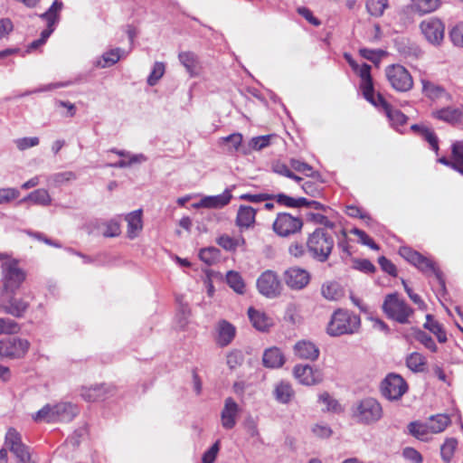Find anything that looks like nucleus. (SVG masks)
I'll list each match as a JSON object with an SVG mask.
<instances>
[{"label":"nucleus","mask_w":463,"mask_h":463,"mask_svg":"<svg viewBox=\"0 0 463 463\" xmlns=\"http://www.w3.org/2000/svg\"><path fill=\"white\" fill-rule=\"evenodd\" d=\"M306 245L309 256L313 260L324 263L333 251L335 240L332 233L325 228H317L307 235Z\"/></svg>","instance_id":"nucleus-1"},{"label":"nucleus","mask_w":463,"mask_h":463,"mask_svg":"<svg viewBox=\"0 0 463 463\" xmlns=\"http://www.w3.org/2000/svg\"><path fill=\"white\" fill-rule=\"evenodd\" d=\"M361 327V318L354 312L338 308L334 311L326 326V333L330 336L343 335H354L358 333Z\"/></svg>","instance_id":"nucleus-2"},{"label":"nucleus","mask_w":463,"mask_h":463,"mask_svg":"<svg viewBox=\"0 0 463 463\" xmlns=\"http://www.w3.org/2000/svg\"><path fill=\"white\" fill-rule=\"evenodd\" d=\"M383 415L381 403L373 397H366L352 405L351 416L355 422L362 425H373Z\"/></svg>","instance_id":"nucleus-3"},{"label":"nucleus","mask_w":463,"mask_h":463,"mask_svg":"<svg viewBox=\"0 0 463 463\" xmlns=\"http://www.w3.org/2000/svg\"><path fill=\"white\" fill-rule=\"evenodd\" d=\"M382 308L389 319L402 325L410 323V317L414 312L412 307L399 298L398 293L388 294L384 298Z\"/></svg>","instance_id":"nucleus-4"},{"label":"nucleus","mask_w":463,"mask_h":463,"mask_svg":"<svg viewBox=\"0 0 463 463\" xmlns=\"http://www.w3.org/2000/svg\"><path fill=\"white\" fill-rule=\"evenodd\" d=\"M3 291L15 292L25 280L26 273L19 267L17 260H8L2 263Z\"/></svg>","instance_id":"nucleus-5"},{"label":"nucleus","mask_w":463,"mask_h":463,"mask_svg":"<svg viewBox=\"0 0 463 463\" xmlns=\"http://www.w3.org/2000/svg\"><path fill=\"white\" fill-rule=\"evenodd\" d=\"M380 391L388 401H399L407 392L408 384L402 375L390 373L381 382Z\"/></svg>","instance_id":"nucleus-6"},{"label":"nucleus","mask_w":463,"mask_h":463,"mask_svg":"<svg viewBox=\"0 0 463 463\" xmlns=\"http://www.w3.org/2000/svg\"><path fill=\"white\" fill-rule=\"evenodd\" d=\"M390 85L399 92H407L413 87V80L409 71L400 64H392L385 69Z\"/></svg>","instance_id":"nucleus-7"},{"label":"nucleus","mask_w":463,"mask_h":463,"mask_svg":"<svg viewBox=\"0 0 463 463\" xmlns=\"http://www.w3.org/2000/svg\"><path fill=\"white\" fill-rule=\"evenodd\" d=\"M29 307L30 302L24 298L18 297L15 292L3 291L0 299V309L5 314L21 318L24 317Z\"/></svg>","instance_id":"nucleus-8"},{"label":"nucleus","mask_w":463,"mask_h":463,"mask_svg":"<svg viewBox=\"0 0 463 463\" xmlns=\"http://www.w3.org/2000/svg\"><path fill=\"white\" fill-rule=\"evenodd\" d=\"M303 220L288 213H279L273 222V231L280 237H289L303 228Z\"/></svg>","instance_id":"nucleus-9"},{"label":"nucleus","mask_w":463,"mask_h":463,"mask_svg":"<svg viewBox=\"0 0 463 463\" xmlns=\"http://www.w3.org/2000/svg\"><path fill=\"white\" fill-rule=\"evenodd\" d=\"M5 445L21 463H35L30 448L22 442L21 435L15 429L10 428L7 430Z\"/></svg>","instance_id":"nucleus-10"},{"label":"nucleus","mask_w":463,"mask_h":463,"mask_svg":"<svg viewBox=\"0 0 463 463\" xmlns=\"http://www.w3.org/2000/svg\"><path fill=\"white\" fill-rule=\"evenodd\" d=\"M259 292L269 298H275L281 294L282 284L276 272L266 270L257 279Z\"/></svg>","instance_id":"nucleus-11"},{"label":"nucleus","mask_w":463,"mask_h":463,"mask_svg":"<svg viewBox=\"0 0 463 463\" xmlns=\"http://www.w3.org/2000/svg\"><path fill=\"white\" fill-rule=\"evenodd\" d=\"M420 31L425 39L432 45H440L445 35V24L437 17H430L420 24Z\"/></svg>","instance_id":"nucleus-12"},{"label":"nucleus","mask_w":463,"mask_h":463,"mask_svg":"<svg viewBox=\"0 0 463 463\" xmlns=\"http://www.w3.org/2000/svg\"><path fill=\"white\" fill-rule=\"evenodd\" d=\"M30 346L26 339L15 336L0 340V355L8 358H21L25 355Z\"/></svg>","instance_id":"nucleus-13"},{"label":"nucleus","mask_w":463,"mask_h":463,"mask_svg":"<svg viewBox=\"0 0 463 463\" xmlns=\"http://www.w3.org/2000/svg\"><path fill=\"white\" fill-rule=\"evenodd\" d=\"M310 273L299 267H290L283 273V279L286 285L294 290L305 288L310 282Z\"/></svg>","instance_id":"nucleus-14"},{"label":"nucleus","mask_w":463,"mask_h":463,"mask_svg":"<svg viewBox=\"0 0 463 463\" xmlns=\"http://www.w3.org/2000/svg\"><path fill=\"white\" fill-rule=\"evenodd\" d=\"M375 99L378 103V106L376 107L383 109L393 128L397 129L398 127L403 126L407 122L408 117L404 115L401 110L394 109L381 93L376 95Z\"/></svg>","instance_id":"nucleus-15"},{"label":"nucleus","mask_w":463,"mask_h":463,"mask_svg":"<svg viewBox=\"0 0 463 463\" xmlns=\"http://www.w3.org/2000/svg\"><path fill=\"white\" fill-rule=\"evenodd\" d=\"M356 71H358L359 76L362 79L361 88L363 90L364 99L373 106H378L375 99L376 97L374 96L373 83L371 76V66L367 63H363Z\"/></svg>","instance_id":"nucleus-16"},{"label":"nucleus","mask_w":463,"mask_h":463,"mask_svg":"<svg viewBox=\"0 0 463 463\" xmlns=\"http://www.w3.org/2000/svg\"><path fill=\"white\" fill-rule=\"evenodd\" d=\"M239 411V405L232 397L225 399L224 406L221 412L222 426L224 429L232 430L235 427Z\"/></svg>","instance_id":"nucleus-17"},{"label":"nucleus","mask_w":463,"mask_h":463,"mask_svg":"<svg viewBox=\"0 0 463 463\" xmlns=\"http://www.w3.org/2000/svg\"><path fill=\"white\" fill-rule=\"evenodd\" d=\"M295 377L298 382L305 385H313L320 383L321 374L318 371H314L313 368L308 365L298 364L293 370Z\"/></svg>","instance_id":"nucleus-18"},{"label":"nucleus","mask_w":463,"mask_h":463,"mask_svg":"<svg viewBox=\"0 0 463 463\" xmlns=\"http://www.w3.org/2000/svg\"><path fill=\"white\" fill-rule=\"evenodd\" d=\"M216 343L218 345L224 347L230 345L235 337L236 328L227 320H221L218 322L217 326Z\"/></svg>","instance_id":"nucleus-19"},{"label":"nucleus","mask_w":463,"mask_h":463,"mask_svg":"<svg viewBox=\"0 0 463 463\" xmlns=\"http://www.w3.org/2000/svg\"><path fill=\"white\" fill-rule=\"evenodd\" d=\"M420 82L422 85V93L428 99L431 100L445 99L448 101L451 99V95L441 85L436 84L426 79H421Z\"/></svg>","instance_id":"nucleus-20"},{"label":"nucleus","mask_w":463,"mask_h":463,"mask_svg":"<svg viewBox=\"0 0 463 463\" xmlns=\"http://www.w3.org/2000/svg\"><path fill=\"white\" fill-rule=\"evenodd\" d=\"M295 354L301 359L315 361L319 356L318 347L310 341H298L294 345Z\"/></svg>","instance_id":"nucleus-21"},{"label":"nucleus","mask_w":463,"mask_h":463,"mask_svg":"<svg viewBox=\"0 0 463 463\" xmlns=\"http://www.w3.org/2000/svg\"><path fill=\"white\" fill-rule=\"evenodd\" d=\"M62 6V2L55 0L46 12L40 14V18L47 23V28L44 30H51L50 35L54 32L55 26L59 22L60 12Z\"/></svg>","instance_id":"nucleus-22"},{"label":"nucleus","mask_w":463,"mask_h":463,"mask_svg":"<svg viewBox=\"0 0 463 463\" xmlns=\"http://www.w3.org/2000/svg\"><path fill=\"white\" fill-rule=\"evenodd\" d=\"M78 413V407L71 402H61L54 405L55 422H69L72 420Z\"/></svg>","instance_id":"nucleus-23"},{"label":"nucleus","mask_w":463,"mask_h":463,"mask_svg":"<svg viewBox=\"0 0 463 463\" xmlns=\"http://www.w3.org/2000/svg\"><path fill=\"white\" fill-rule=\"evenodd\" d=\"M263 365L267 368H279L285 364V356L278 347H270L264 351Z\"/></svg>","instance_id":"nucleus-24"},{"label":"nucleus","mask_w":463,"mask_h":463,"mask_svg":"<svg viewBox=\"0 0 463 463\" xmlns=\"http://www.w3.org/2000/svg\"><path fill=\"white\" fill-rule=\"evenodd\" d=\"M232 199V194L229 189H226L222 194L213 196H205L200 203L199 206L205 208H222L227 205Z\"/></svg>","instance_id":"nucleus-25"},{"label":"nucleus","mask_w":463,"mask_h":463,"mask_svg":"<svg viewBox=\"0 0 463 463\" xmlns=\"http://www.w3.org/2000/svg\"><path fill=\"white\" fill-rule=\"evenodd\" d=\"M248 316L252 326L259 331H267L272 326V319L254 307L248 309Z\"/></svg>","instance_id":"nucleus-26"},{"label":"nucleus","mask_w":463,"mask_h":463,"mask_svg":"<svg viewBox=\"0 0 463 463\" xmlns=\"http://www.w3.org/2000/svg\"><path fill=\"white\" fill-rule=\"evenodd\" d=\"M182 65L191 77L196 76L200 71V61L198 56L193 52H182L178 55Z\"/></svg>","instance_id":"nucleus-27"},{"label":"nucleus","mask_w":463,"mask_h":463,"mask_svg":"<svg viewBox=\"0 0 463 463\" xmlns=\"http://www.w3.org/2000/svg\"><path fill=\"white\" fill-rule=\"evenodd\" d=\"M128 222V236L134 239L137 233L142 230V210L138 209L126 216Z\"/></svg>","instance_id":"nucleus-28"},{"label":"nucleus","mask_w":463,"mask_h":463,"mask_svg":"<svg viewBox=\"0 0 463 463\" xmlns=\"http://www.w3.org/2000/svg\"><path fill=\"white\" fill-rule=\"evenodd\" d=\"M256 210L251 206L241 205L236 217V224L241 228H249L255 222Z\"/></svg>","instance_id":"nucleus-29"},{"label":"nucleus","mask_w":463,"mask_h":463,"mask_svg":"<svg viewBox=\"0 0 463 463\" xmlns=\"http://www.w3.org/2000/svg\"><path fill=\"white\" fill-rule=\"evenodd\" d=\"M440 4V0H411L410 8L411 11L422 15L435 11Z\"/></svg>","instance_id":"nucleus-30"},{"label":"nucleus","mask_w":463,"mask_h":463,"mask_svg":"<svg viewBox=\"0 0 463 463\" xmlns=\"http://www.w3.org/2000/svg\"><path fill=\"white\" fill-rule=\"evenodd\" d=\"M433 116L439 120L455 123L460 120L462 112L458 109L447 107L433 112Z\"/></svg>","instance_id":"nucleus-31"},{"label":"nucleus","mask_w":463,"mask_h":463,"mask_svg":"<svg viewBox=\"0 0 463 463\" xmlns=\"http://www.w3.org/2000/svg\"><path fill=\"white\" fill-rule=\"evenodd\" d=\"M423 326L435 335L439 343H445L447 341V335L444 328L438 321L433 319L432 315L428 314L426 316V322Z\"/></svg>","instance_id":"nucleus-32"},{"label":"nucleus","mask_w":463,"mask_h":463,"mask_svg":"<svg viewBox=\"0 0 463 463\" xmlns=\"http://www.w3.org/2000/svg\"><path fill=\"white\" fill-rule=\"evenodd\" d=\"M27 200L32 201L34 204L48 206L52 203L51 195L45 189H37L30 193L26 197L21 200L19 203L25 202Z\"/></svg>","instance_id":"nucleus-33"},{"label":"nucleus","mask_w":463,"mask_h":463,"mask_svg":"<svg viewBox=\"0 0 463 463\" xmlns=\"http://www.w3.org/2000/svg\"><path fill=\"white\" fill-rule=\"evenodd\" d=\"M419 263L415 266L423 273H433L437 279L444 285L440 270L437 268L434 261L421 255V260H419Z\"/></svg>","instance_id":"nucleus-34"},{"label":"nucleus","mask_w":463,"mask_h":463,"mask_svg":"<svg viewBox=\"0 0 463 463\" xmlns=\"http://www.w3.org/2000/svg\"><path fill=\"white\" fill-rule=\"evenodd\" d=\"M408 430L411 435L420 440H427L428 434L431 433L428 421H412L408 425Z\"/></svg>","instance_id":"nucleus-35"},{"label":"nucleus","mask_w":463,"mask_h":463,"mask_svg":"<svg viewBox=\"0 0 463 463\" xmlns=\"http://www.w3.org/2000/svg\"><path fill=\"white\" fill-rule=\"evenodd\" d=\"M406 365L414 373L423 372L425 370L426 358L420 353L413 352L406 357Z\"/></svg>","instance_id":"nucleus-36"},{"label":"nucleus","mask_w":463,"mask_h":463,"mask_svg":"<svg viewBox=\"0 0 463 463\" xmlns=\"http://www.w3.org/2000/svg\"><path fill=\"white\" fill-rule=\"evenodd\" d=\"M107 388L104 384L95 385L83 390L81 396L87 402H97L105 398Z\"/></svg>","instance_id":"nucleus-37"},{"label":"nucleus","mask_w":463,"mask_h":463,"mask_svg":"<svg viewBox=\"0 0 463 463\" xmlns=\"http://www.w3.org/2000/svg\"><path fill=\"white\" fill-rule=\"evenodd\" d=\"M293 394L294 392L291 385L284 382L279 383L274 390L276 400L281 403H288L291 400Z\"/></svg>","instance_id":"nucleus-38"},{"label":"nucleus","mask_w":463,"mask_h":463,"mask_svg":"<svg viewBox=\"0 0 463 463\" xmlns=\"http://www.w3.org/2000/svg\"><path fill=\"white\" fill-rule=\"evenodd\" d=\"M428 423L431 433H439L443 431L450 423V419L445 414H437L431 416Z\"/></svg>","instance_id":"nucleus-39"},{"label":"nucleus","mask_w":463,"mask_h":463,"mask_svg":"<svg viewBox=\"0 0 463 463\" xmlns=\"http://www.w3.org/2000/svg\"><path fill=\"white\" fill-rule=\"evenodd\" d=\"M121 52L122 50L120 48L111 49L104 52L102 55L103 63L101 61H98L97 66L106 68L116 64L121 58Z\"/></svg>","instance_id":"nucleus-40"},{"label":"nucleus","mask_w":463,"mask_h":463,"mask_svg":"<svg viewBox=\"0 0 463 463\" xmlns=\"http://www.w3.org/2000/svg\"><path fill=\"white\" fill-rule=\"evenodd\" d=\"M365 6L371 15L380 17L389 6V2L388 0H366Z\"/></svg>","instance_id":"nucleus-41"},{"label":"nucleus","mask_w":463,"mask_h":463,"mask_svg":"<svg viewBox=\"0 0 463 463\" xmlns=\"http://www.w3.org/2000/svg\"><path fill=\"white\" fill-rule=\"evenodd\" d=\"M227 284L237 293L243 294L245 284L241 276L233 270H231L226 275Z\"/></svg>","instance_id":"nucleus-42"},{"label":"nucleus","mask_w":463,"mask_h":463,"mask_svg":"<svg viewBox=\"0 0 463 463\" xmlns=\"http://www.w3.org/2000/svg\"><path fill=\"white\" fill-rule=\"evenodd\" d=\"M220 255V250L215 247L204 248L199 252L200 260L209 266L214 264L219 260Z\"/></svg>","instance_id":"nucleus-43"},{"label":"nucleus","mask_w":463,"mask_h":463,"mask_svg":"<svg viewBox=\"0 0 463 463\" xmlns=\"http://www.w3.org/2000/svg\"><path fill=\"white\" fill-rule=\"evenodd\" d=\"M457 439L453 438L447 439L445 442L440 447V455L446 463H449L454 455L455 449L457 448Z\"/></svg>","instance_id":"nucleus-44"},{"label":"nucleus","mask_w":463,"mask_h":463,"mask_svg":"<svg viewBox=\"0 0 463 463\" xmlns=\"http://www.w3.org/2000/svg\"><path fill=\"white\" fill-rule=\"evenodd\" d=\"M33 418L35 421L55 422L54 405L46 404Z\"/></svg>","instance_id":"nucleus-45"},{"label":"nucleus","mask_w":463,"mask_h":463,"mask_svg":"<svg viewBox=\"0 0 463 463\" xmlns=\"http://www.w3.org/2000/svg\"><path fill=\"white\" fill-rule=\"evenodd\" d=\"M451 153L453 161L458 167V172L463 175V141H456L453 143Z\"/></svg>","instance_id":"nucleus-46"},{"label":"nucleus","mask_w":463,"mask_h":463,"mask_svg":"<svg viewBox=\"0 0 463 463\" xmlns=\"http://www.w3.org/2000/svg\"><path fill=\"white\" fill-rule=\"evenodd\" d=\"M399 254L413 266H416L420 261L419 260H421V254L420 252L407 246L400 247Z\"/></svg>","instance_id":"nucleus-47"},{"label":"nucleus","mask_w":463,"mask_h":463,"mask_svg":"<svg viewBox=\"0 0 463 463\" xmlns=\"http://www.w3.org/2000/svg\"><path fill=\"white\" fill-rule=\"evenodd\" d=\"M20 331V326L11 318L0 317V335H13Z\"/></svg>","instance_id":"nucleus-48"},{"label":"nucleus","mask_w":463,"mask_h":463,"mask_svg":"<svg viewBox=\"0 0 463 463\" xmlns=\"http://www.w3.org/2000/svg\"><path fill=\"white\" fill-rule=\"evenodd\" d=\"M77 178L76 175L71 171L55 173L49 177V182L54 185H61Z\"/></svg>","instance_id":"nucleus-49"},{"label":"nucleus","mask_w":463,"mask_h":463,"mask_svg":"<svg viewBox=\"0 0 463 463\" xmlns=\"http://www.w3.org/2000/svg\"><path fill=\"white\" fill-rule=\"evenodd\" d=\"M165 70V67L163 62H155L153 69L147 77V84L149 86H155L158 82V80L163 77Z\"/></svg>","instance_id":"nucleus-50"},{"label":"nucleus","mask_w":463,"mask_h":463,"mask_svg":"<svg viewBox=\"0 0 463 463\" xmlns=\"http://www.w3.org/2000/svg\"><path fill=\"white\" fill-rule=\"evenodd\" d=\"M307 218L309 222H312L317 224H320L328 231V229L333 230L335 226V222L330 221L326 216L321 213H308L307 214Z\"/></svg>","instance_id":"nucleus-51"},{"label":"nucleus","mask_w":463,"mask_h":463,"mask_svg":"<svg viewBox=\"0 0 463 463\" xmlns=\"http://www.w3.org/2000/svg\"><path fill=\"white\" fill-rule=\"evenodd\" d=\"M319 402L326 405L327 411L339 412L341 411V405L334 399L328 392H323L319 395Z\"/></svg>","instance_id":"nucleus-52"},{"label":"nucleus","mask_w":463,"mask_h":463,"mask_svg":"<svg viewBox=\"0 0 463 463\" xmlns=\"http://www.w3.org/2000/svg\"><path fill=\"white\" fill-rule=\"evenodd\" d=\"M351 233L356 235L359 238V242L361 244L366 245L374 250H378L380 249L379 245L376 244L374 241L363 230L354 228L351 230Z\"/></svg>","instance_id":"nucleus-53"},{"label":"nucleus","mask_w":463,"mask_h":463,"mask_svg":"<svg viewBox=\"0 0 463 463\" xmlns=\"http://www.w3.org/2000/svg\"><path fill=\"white\" fill-rule=\"evenodd\" d=\"M449 38L455 46L463 48V21L451 28Z\"/></svg>","instance_id":"nucleus-54"},{"label":"nucleus","mask_w":463,"mask_h":463,"mask_svg":"<svg viewBox=\"0 0 463 463\" xmlns=\"http://www.w3.org/2000/svg\"><path fill=\"white\" fill-rule=\"evenodd\" d=\"M353 268L367 274L374 273L376 270L375 266L367 259H354Z\"/></svg>","instance_id":"nucleus-55"},{"label":"nucleus","mask_w":463,"mask_h":463,"mask_svg":"<svg viewBox=\"0 0 463 463\" xmlns=\"http://www.w3.org/2000/svg\"><path fill=\"white\" fill-rule=\"evenodd\" d=\"M223 143L228 144V151L233 153L239 150L242 142V135L241 133H233L222 137Z\"/></svg>","instance_id":"nucleus-56"},{"label":"nucleus","mask_w":463,"mask_h":463,"mask_svg":"<svg viewBox=\"0 0 463 463\" xmlns=\"http://www.w3.org/2000/svg\"><path fill=\"white\" fill-rule=\"evenodd\" d=\"M20 195L18 189L14 187L0 188V204L9 203Z\"/></svg>","instance_id":"nucleus-57"},{"label":"nucleus","mask_w":463,"mask_h":463,"mask_svg":"<svg viewBox=\"0 0 463 463\" xmlns=\"http://www.w3.org/2000/svg\"><path fill=\"white\" fill-rule=\"evenodd\" d=\"M415 337L420 343H421L426 348H428L431 352L436 353L438 351V347H437L434 340L426 332H424L422 330H419L416 333Z\"/></svg>","instance_id":"nucleus-58"},{"label":"nucleus","mask_w":463,"mask_h":463,"mask_svg":"<svg viewBox=\"0 0 463 463\" xmlns=\"http://www.w3.org/2000/svg\"><path fill=\"white\" fill-rule=\"evenodd\" d=\"M270 138V135L252 137L249 142V146L253 150H261L269 146Z\"/></svg>","instance_id":"nucleus-59"},{"label":"nucleus","mask_w":463,"mask_h":463,"mask_svg":"<svg viewBox=\"0 0 463 463\" xmlns=\"http://www.w3.org/2000/svg\"><path fill=\"white\" fill-rule=\"evenodd\" d=\"M244 361V354L240 350H233L227 355V364L231 369L240 366Z\"/></svg>","instance_id":"nucleus-60"},{"label":"nucleus","mask_w":463,"mask_h":463,"mask_svg":"<svg viewBox=\"0 0 463 463\" xmlns=\"http://www.w3.org/2000/svg\"><path fill=\"white\" fill-rule=\"evenodd\" d=\"M39 142L40 140L37 137H22L14 140L16 147L21 151H24L33 146H36L39 145Z\"/></svg>","instance_id":"nucleus-61"},{"label":"nucleus","mask_w":463,"mask_h":463,"mask_svg":"<svg viewBox=\"0 0 463 463\" xmlns=\"http://www.w3.org/2000/svg\"><path fill=\"white\" fill-rule=\"evenodd\" d=\"M430 146L431 149L435 151L436 154L439 152V139L434 131L428 128L423 130V134L420 135Z\"/></svg>","instance_id":"nucleus-62"},{"label":"nucleus","mask_w":463,"mask_h":463,"mask_svg":"<svg viewBox=\"0 0 463 463\" xmlns=\"http://www.w3.org/2000/svg\"><path fill=\"white\" fill-rule=\"evenodd\" d=\"M378 263H379L381 269L384 272L388 273L389 275H391L392 277H396L397 276L396 266L390 260H388L386 257L381 256L378 259Z\"/></svg>","instance_id":"nucleus-63"},{"label":"nucleus","mask_w":463,"mask_h":463,"mask_svg":"<svg viewBox=\"0 0 463 463\" xmlns=\"http://www.w3.org/2000/svg\"><path fill=\"white\" fill-rule=\"evenodd\" d=\"M120 234V225L116 221H109L106 223V229L103 232V236L107 238L117 237Z\"/></svg>","instance_id":"nucleus-64"}]
</instances>
